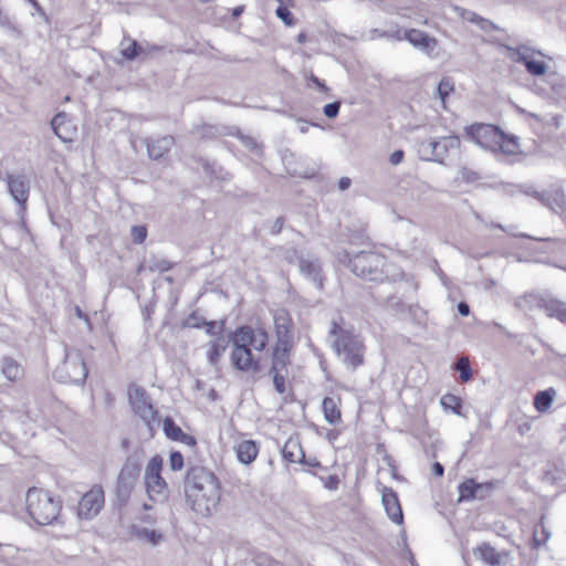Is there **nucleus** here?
<instances>
[{
	"label": "nucleus",
	"instance_id": "1",
	"mask_svg": "<svg viewBox=\"0 0 566 566\" xmlns=\"http://www.w3.org/2000/svg\"><path fill=\"white\" fill-rule=\"evenodd\" d=\"M185 499L201 516H211L221 500V484L214 473L203 467H191L185 476Z\"/></svg>",
	"mask_w": 566,
	"mask_h": 566
},
{
	"label": "nucleus",
	"instance_id": "2",
	"mask_svg": "<svg viewBox=\"0 0 566 566\" xmlns=\"http://www.w3.org/2000/svg\"><path fill=\"white\" fill-rule=\"evenodd\" d=\"M231 361L235 369L256 374L261 370L260 359L252 354V349L263 352L269 342V334L263 328L251 326L239 327L231 338Z\"/></svg>",
	"mask_w": 566,
	"mask_h": 566
},
{
	"label": "nucleus",
	"instance_id": "3",
	"mask_svg": "<svg viewBox=\"0 0 566 566\" xmlns=\"http://www.w3.org/2000/svg\"><path fill=\"white\" fill-rule=\"evenodd\" d=\"M337 260L346 264L350 271L367 281L381 282L388 276L385 255L374 251H360L353 258L345 250L337 252Z\"/></svg>",
	"mask_w": 566,
	"mask_h": 566
},
{
	"label": "nucleus",
	"instance_id": "4",
	"mask_svg": "<svg viewBox=\"0 0 566 566\" xmlns=\"http://www.w3.org/2000/svg\"><path fill=\"white\" fill-rule=\"evenodd\" d=\"M332 347L342 361L352 370L364 364L365 346L361 338L333 321L329 331Z\"/></svg>",
	"mask_w": 566,
	"mask_h": 566
},
{
	"label": "nucleus",
	"instance_id": "5",
	"mask_svg": "<svg viewBox=\"0 0 566 566\" xmlns=\"http://www.w3.org/2000/svg\"><path fill=\"white\" fill-rule=\"evenodd\" d=\"M29 515L39 525H49L57 520L61 502L51 493L36 488H30L25 495Z\"/></svg>",
	"mask_w": 566,
	"mask_h": 566
},
{
	"label": "nucleus",
	"instance_id": "6",
	"mask_svg": "<svg viewBox=\"0 0 566 566\" xmlns=\"http://www.w3.org/2000/svg\"><path fill=\"white\" fill-rule=\"evenodd\" d=\"M87 367L77 349H65V358L54 371L53 377L60 382L83 384L87 377Z\"/></svg>",
	"mask_w": 566,
	"mask_h": 566
},
{
	"label": "nucleus",
	"instance_id": "7",
	"mask_svg": "<svg viewBox=\"0 0 566 566\" xmlns=\"http://www.w3.org/2000/svg\"><path fill=\"white\" fill-rule=\"evenodd\" d=\"M460 139L458 136H443L439 139H427L419 144L422 158L444 165L451 156L458 155Z\"/></svg>",
	"mask_w": 566,
	"mask_h": 566
},
{
	"label": "nucleus",
	"instance_id": "8",
	"mask_svg": "<svg viewBox=\"0 0 566 566\" xmlns=\"http://www.w3.org/2000/svg\"><path fill=\"white\" fill-rule=\"evenodd\" d=\"M128 400L135 415H137L144 423L153 430L154 426L158 423V411L154 408L146 390L136 385L129 386Z\"/></svg>",
	"mask_w": 566,
	"mask_h": 566
},
{
	"label": "nucleus",
	"instance_id": "9",
	"mask_svg": "<svg viewBox=\"0 0 566 566\" xmlns=\"http://www.w3.org/2000/svg\"><path fill=\"white\" fill-rule=\"evenodd\" d=\"M164 460L160 455H154L145 469V484L148 496L153 500L155 496L166 499L168 495V484L161 476Z\"/></svg>",
	"mask_w": 566,
	"mask_h": 566
},
{
	"label": "nucleus",
	"instance_id": "10",
	"mask_svg": "<svg viewBox=\"0 0 566 566\" xmlns=\"http://www.w3.org/2000/svg\"><path fill=\"white\" fill-rule=\"evenodd\" d=\"M140 464L137 460L128 458L122 467L116 484V495L118 501L126 503L138 480Z\"/></svg>",
	"mask_w": 566,
	"mask_h": 566
},
{
	"label": "nucleus",
	"instance_id": "11",
	"mask_svg": "<svg viewBox=\"0 0 566 566\" xmlns=\"http://www.w3.org/2000/svg\"><path fill=\"white\" fill-rule=\"evenodd\" d=\"M465 132L475 144L493 153L502 140V130L491 124H473L467 127Z\"/></svg>",
	"mask_w": 566,
	"mask_h": 566
},
{
	"label": "nucleus",
	"instance_id": "12",
	"mask_svg": "<svg viewBox=\"0 0 566 566\" xmlns=\"http://www.w3.org/2000/svg\"><path fill=\"white\" fill-rule=\"evenodd\" d=\"M497 481H488L478 483L474 479H467L458 486L459 499L458 502H471L473 500H485L491 496L493 491L497 488Z\"/></svg>",
	"mask_w": 566,
	"mask_h": 566
},
{
	"label": "nucleus",
	"instance_id": "13",
	"mask_svg": "<svg viewBox=\"0 0 566 566\" xmlns=\"http://www.w3.org/2000/svg\"><path fill=\"white\" fill-rule=\"evenodd\" d=\"M275 344L294 347L293 321L286 310L280 308L274 312Z\"/></svg>",
	"mask_w": 566,
	"mask_h": 566
},
{
	"label": "nucleus",
	"instance_id": "14",
	"mask_svg": "<svg viewBox=\"0 0 566 566\" xmlns=\"http://www.w3.org/2000/svg\"><path fill=\"white\" fill-rule=\"evenodd\" d=\"M104 505V491L101 486H94L86 492L78 503V515L83 518L96 516Z\"/></svg>",
	"mask_w": 566,
	"mask_h": 566
},
{
	"label": "nucleus",
	"instance_id": "15",
	"mask_svg": "<svg viewBox=\"0 0 566 566\" xmlns=\"http://www.w3.org/2000/svg\"><path fill=\"white\" fill-rule=\"evenodd\" d=\"M8 190L21 210L25 209L29 198L30 182L24 175H8L6 178Z\"/></svg>",
	"mask_w": 566,
	"mask_h": 566
},
{
	"label": "nucleus",
	"instance_id": "16",
	"mask_svg": "<svg viewBox=\"0 0 566 566\" xmlns=\"http://www.w3.org/2000/svg\"><path fill=\"white\" fill-rule=\"evenodd\" d=\"M381 502L388 517L396 524H402V510L398 500V495L391 488L385 486L382 489Z\"/></svg>",
	"mask_w": 566,
	"mask_h": 566
},
{
	"label": "nucleus",
	"instance_id": "17",
	"mask_svg": "<svg viewBox=\"0 0 566 566\" xmlns=\"http://www.w3.org/2000/svg\"><path fill=\"white\" fill-rule=\"evenodd\" d=\"M51 127L54 134L63 142H72L75 135V127L65 112L57 113L51 120Z\"/></svg>",
	"mask_w": 566,
	"mask_h": 566
},
{
	"label": "nucleus",
	"instance_id": "18",
	"mask_svg": "<svg viewBox=\"0 0 566 566\" xmlns=\"http://www.w3.org/2000/svg\"><path fill=\"white\" fill-rule=\"evenodd\" d=\"M513 51V60L523 63L527 72L534 76H541L546 73L547 65L544 62L534 61L530 57L527 48L511 49Z\"/></svg>",
	"mask_w": 566,
	"mask_h": 566
},
{
	"label": "nucleus",
	"instance_id": "19",
	"mask_svg": "<svg viewBox=\"0 0 566 566\" xmlns=\"http://www.w3.org/2000/svg\"><path fill=\"white\" fill-rule=\"evenodd\" d=\"M147 154L150 159L158 160L164 157L175 143V138L170 135L159 137L156 139L146 138L144 140Z\"/></svg>",
	"mask_w": 566,
	"mask_h": 566
},
{
	"label": "nucleus",
	"instance_id": "20",
	"mask_svg": "<svg viewBox=\"0 0 566 566\" xmlns=\"http://www.w3.org/2000/svg\"><path fill=\"white\" fill-rule=\"evenodd\" d=\"M292 350V346L274 345L270 371L287 373V367L291 365Z\"/></svg>",
	"mask_w": 566,
	"mask_h": 566
},
{
	"label": "nucleus",
	"instance_id": "21",
	"mask_svg": "<svg viewBox=\"0 0 566 566\" xmlns=\"http://www.w3.org/2000/svg\"><path fill=\"white\" fill-rule=\"evenodd\" d=\"M405 38L411 45L426 53H430L437 46V40L420 30H407L405 31Z\"/></svg>",
	"mask_w": 566,
	"mask_h": 566
},
{
	"label": "nucleus",
	"instance_id": "22",
	"mask_svg": "<svg viewBox=\"0 0 566 566\" xmlns=\"http://www.w3.org/2000/svg\"><path fill=\"white\" fill-rule=\"evenodd\" d=\"M536 195V199L545 207L549 208L552 211L560 214L566 213V199L563 192L560 191H543V192H534Z\"/></svg>",
	"mask_w": 566,
	"mask_h": 566
},
{
	"label": "nucleus",
	"instance_id": "23",
	"mask_svg": "<svg viewBox=\"0 0 566 566\" xmlns=\"http://www.w3.org/2000/svg\"><path fill=\"white\" fill-rule=\"evenodd\" d=\"M473 554L482 559L485 564L491 566H500L503 563L504 554L497 552L493 546L488 543H483L478 546Z\"/></svg>",
	"mask_w": 566,
	"mask_h": 566
},
{
	"label": "nucleus",
	"instance_id": "24",
	"mask_svg": "<svg viewBox=\"0 0 566 566\" xmlns=\"http://www.w3.org/2000/svg\"><path fill=\"white\" fill-rule=\"evenodd\" d=\"M300 271L306 277L313 281L317 289H323V277L321 275V264L317 260L301 259Z\"/></svg>",
	"mask_w": 566,
	"mask_h": 566
},
{
	"label": "nucleus",
	"instance_id": "25",
	"mask_svg": "<svg viewBox=\"0 0 566 566\" xmlns=\"http://www.w3.org/2000/svg\"><path fill=\"white\" fill-rule=\"evenodd\" d=\"M229 342L230 340L226 336L219 335L218 337L208 343L207 356L210 365L217 366L221 356L227 350Z\"/></svg>",
	"mask_w": 566,
	"mask_h": 566
},
{
	"label": "nucleus",
	"instance_id": "26",
	"mask_svg": "<svg viewBox=\"0 0 566 566\" xmlns=\"http://www.w3.org/2000/svg\"><path fill=\"white\" fill-rule=\"evenodd\" d=\"M235 452L241 463L250 464L259 453V446L253 440H244L235 447Z\"/></svg>",
	"mask_w": 566,
	"mask_h": 566
},
{
	"label": "nucleus",
	"instance_id": "27",
	"mask_svg": "<svg viewBox=\"0 0 566 566\" xmlns=\"http://www.w3.org/2000/svg\"><path fill=\"white\" fill-rule=\"evenodd\" d=\"M304 454L298 439L290 438L282 449L284 460L291 463H302L304 461Z\"/></svg>",
	"mask_w": 566,
	"mask_h": 566
},
{
	"label": "nucleus",
	"instance_id": "28",
	"mask_svg": "<svg viewBox=\"0 0 566 566\" xmlns=\"http://www.w3.org/2000/svg\"><path fill=\"white\" fill-rule=\"evenodd\" d=\"M542 310L549 317H555L564 323L566 317V303L545 295Z\"/></svg>",
	"mask_w": 566,
	"mask_h": 566
},
{
	"label": "nucleus",
	"instance_id": "29",
	"mask_svg": "<svg viewBox=\"0 0 566 566\" xmlns=\"http://www.w3.org/2000/svg\"><path fill=\"white\" fill-rule=\"evenodd\" d=\"M545 295L539 293H525L515 300V306L521 311H533L535 308L542 310Z\"/></svg>",
	"mask_w": 566,
	"mask_h": 566
},
{
	"label": "nucleus",
	"instance_id": "30",
	"mask_svg": "<svg viewBox=\"0 0 566 566\" xmlns=\"http://www.w3.org/2000/svg\"><path fill=\"white\" fill-rule=\"evenodd\" d=\"M324 418L329 424H337L342 421V412L338 402L332 397H325L322 402Z\"/></svg>",
	"mask_w": 566,
	"mask_h": 566
},
{
	"label": "nucleus",
	"instance_id": "31",
	"mask_svg": "<svg viewBox=\"0 0 566 566\" xmlns=\"http://www.w3.org/2000/svg\"><path fill=\"white\" fill-rule=\"evenodd\" d=\"M120 54L126 60L133 61L143 56V48L140 46V43L133 40L132 38L124 36L120 42Z\"/></svg>",
	"mask_w": 566,
	"mask_h": 566
},
{
	"label": "nucleus",
	"instance_id": "32",
	"mask_svg": "<svg viewBox=\"0 0 566 566\" xmlns=\"http://www.w3.org/2000/svg\"><path fill=\"white\" fill-rule=\"evenodd\" d=\"M1 371L3 376L10 381H17L23 375V368L21 365L10 357H4L2 359Z\"/></svg>",
	"mask_w": 566,
	"mask_h": 566
},
{
	"label": "nucleus",
	"instance_id": "33",
	"mask_svg": "<svg viewBox=\"0 0 566 566\" xmlns=\"http://www.w3.org/2000/svg\"><path fill=\"white\" fill-rule=\"evenodd\" d=\"M132 533L136 538L154 546L158 545L164 538V535L160 532L146 527H133Z\"/></svg>",
	"mask_w": 566,
	"mask_h": 566
},
{
	"label": "nucleus",
	"instance_id": "34",
	"mask_svg": "<svg viewBox=\"0 0 566 566\" xmlns=\"http://www.w3.org/2000/svg\"><path fill=\"white\" fill-rule=\"evenodd\" d=\"M172 268V263L166 259L151 256L142 264L138 271L148 270L149 272H167Z\"/></svg>",
	"mask_w": 566,
	"mask_h": 566
},
{
	"label": "nucleus",
	"instance_id": "35",
	"mask_svg": "<svg viewBox=\"0 0 566 566\" xmlns=\"http://www.w3.org/2000/svg\"><path fill=\"white\" fill-rule=\"evenodd\" d=\"M163 430L166 437L172 441H177L181 438L184 431L182 429L175 423V421L170 417H166L163 421Z\"/></svg>",
	"mask_w": 566,
	"mask_h": 566
},
{
	"label": "nucleus",
	"instance_id": "36",
	"mask_svg": "<svg viewBox=\"0 0 566 566\" xmlns=\"http://www.w3.org/2000/svg\"><path fill=\"white\" fill-rule=\"evenodd\" d=\"M499 144L500 145L496 147V151L500 150L506 155H514L518 150V144H517L516 138L513 136L509 137L503 132H502V140Z\"/></svg>",
	"mask_w": 566,
	"mask_h": 566
},
{
	"label": "nucleus",
	"instance_id": "37",
	"mask_svg": "<svg viewBox=\"0 0 566 566\" xmlns=\"http://www.w3.org/2000/svg\"><path fill=\"white\" fill-rule=\"evenodd\" d=\"M440 403L444 410H451L455 415L461 413L462 401L454 395L447 394L442 396Z\"/></svg>",
	"mask_w": 566,
	"mask_h": 566
},
{
	"label": "nucleus",
	"instance_id": "38",
	"mask_svg": "<svg viewBox=\"0 0 566 566\" xmlns=\"http://www.w3.org/2000/svg\"><path fill=\"white\" fill-rule=\"evenodd\" d=\"M553 402V395L549 390L538 391L534 398V406L537 411H546Z\"/></svg>",
	"mask_w": 566,
	"mask_h": 566
},
{
	"label": "nucleus",
	"instance_id": "39",
	"mask_svg": "<svg viewBox=\"0 0 566 566\" xmlns=\"http://www.w3.org/2000/svg\"><path fill=\"white\" fill-rule=\"evenodd\" d=\"M438 95L442 104L446 103L447 97L454 92V83L450 77H443L438 84Z\"/></svg>",
	"mask_w": 566,
	"mask_h": 566
},
{
	"label": "nucleus",
	"instance_id": "40",
	"mask_svg": "<svg viewBox=\"0 0 566 566\" xmlns=\"http://www.w3.org/2000/svg\"><path fill=\"white\" fill-rule=\"evenodd\" d=\"M455 369L460 373V379L464 382L472 378V369L467 357H460L455 363Z\"/></svg>",
	"mask_w": 566,
	"mask_h": 566
},
{
	"label": "nucleus",
	"instance_id": "41",
	"mask_svg": "<svg viewBox=\"0 0 566 566\" xmlns=\"http://www.w3.org/2000/svg\"><path fill=\"white\" fill-rule=\"evenodd\" d=\"M193 134H196L200 138H213V137L218 136L220 133H219L218 127H216L213 125H201V126H197L193 129Z\"/></svg>",
	"mask_w": 566,
	"mask_h": 566
},
{
	"label": "nucleus",
	"instance_id": "42",
	"mask_svg": "<svg viewBox=\"0 0 566 566\" xmlns=\"http://www.w3.org/2000/svg\"><path fill=\"white\" fill-rule=\"evenodd\" d=\"M273 375V384L274 388L279 394H284L286 391L285 378L287 373L280 371H270Z\"/></svg>",
	"mask_w": 566,
	"mask_h": 566
},
{
	"label": "nucleus",
	"instance_id": "43",
	"mask_svg": "<svg viewBox=\"0 0 566 566\" xmlns=\"http://www.w3.org/2000/svg\"><path fill=\"white\" fill-rule=\"evenodd\" d=\"M203 326H206V333L208 335H210V336L217 335V337H218L223 332L224 321H219V322H217V321L207 322L206 321V324Z\"/></svg>",
	"mask_w": 566,
	"mask_h": 566
},
{
	"label": "nucleus",
	"instance_id": "44",
	"mask_svg": "<svg viewBox=\"0 0 566 566\" xmlns=\"http://www.w3.org/2000/svg\"><path fill=\"white\" fill-rule=\"evenodd\" d=\"M275 14L289 27L293 25L295 22L292 12L283 4H280L277 7V9L275 10Z\"/></svg>",
	"mask_w": 566,
	"mask_h": 566
},
{
	"label": "nucleus",
	"instance_id": "45",
	"mask_svg": "<svg viewBox=\"0 0 566 566\" xmlns=\"http://www.w3.org/2000/svg\"><path fill=\"white\" fill-rule=\"evenodd\" d=\"M185 465L184 455L179 451H172L169 457V467L172 471H180Z\"/></svg>",
	"mask_w": 566,
	"mask_h": 566
},
{
	"label": "nucleus",
	"instance_id": "46",
	"mask_svg": "<svg viewBox=\"0 0 566 566\" xmlns=\"http://www.w3.org/2000/svg\"><path fill=\"white\" fill-rule=\"evenodd\" d=\"M453 10L462 19H464V20H467L469 22L475 23V24L478 23V20L480 18V15L476 14L475 12L470 11L468 9H464V8H461V7H458V6H453Z\"/></svg>",
	"mask_w": 566,
	"mask_h": 566
},
{
	"label": "nucleus",
	"instance_id": "47",
	"mask_svg": "<svg viewBox=\"0 0 566 566\" xmlns=\"http://www.w3.org/2000/svg\"><path fill=\"white\" fill-rule=\"evenodd\" d=\"M130 233L135 243H143L147 238V229L144 226L132 227Z\"/></svg>",
	"mask_w": 566,
	"mask_h": 566
},
{
	"label": "nucleus",
	"instance_id": "48",
	"mask_svg": "<svg viewBox=\"0 0 566 566\" xmlns=\"http://www.w3.org/2000/svg\"><path fill=\"white\" fill-rule=\"evenodd\" d=\"M205 324H206V319L202 318L201 316H199L197 313H191L185 322V326L191 327V328H200Z\"/></svg>",
	"mask_w": 566,
	"mask_h": 566
},
{
	"label": "nucleus",
	"instance_id": "49",
	"mask_svg": "<svg viewBox=\"0 0 566 566\" xmlns=\"http://www.w3.org/2000/svg\"><path fill=\"white\" fill-rule=\"evenodd\" d=\"M321 481L323 482L324 486L329 491H336L339 488V479L337 475L332 474L328 476H321Z\"/></svg>",
	"mask_w": 566,
	"mask_h": 566
},
{
	"label": "nucleus",
	"instance_id": "50",
	"mask_svg": "<svg viewBox=\"0 0 566 566\" xmlns=\"http://www.w3.org/2000/svg\"><path fill=\"white\" fill-rule=\"evenodd\" d=\"M340 108L339 102L328 103L324 106V114L328 118H334L338 115Z\"/></svg>",
	"mask_w": 566,
	"mask_h": 566
},
{
	"label": "nucleus",
	"instance_id": "51",
	"mask_svg": "<svg viewBox=\"0 0 566 566\" xmlns=\"http://www.w3.org/2000/svg\"><path fill=\"white\" fill-rule=\"evenodd\" d=\"M237 136L248 149L256 150L259 148V145L253 137L243 135L240 132H238Z\"/></svg>",
	"mask_w": 566,
	"mask_h": 566
},
{
	"label": "nucleus",
	"instance_id": "52",
	"mask_svg": "<svg viewBox=\"0 0 566 566\" xmlns=\"http://www.w3.org/2000/svg\"><path fill=\"white\" fill-rule=\"evenodd\" d=\"M476 25L485 32L489 31H497L499 27L494 24L491 20L484 19L482 17L479 18Z\"/></svg>",
	"mask_w": 566,
	"mask_h": 566
},
{
	"label": "nucleus",
	"instance_id": "53",
	"mask_svg": "<svg viewBox=\"0 0 566 566\" xmlns=\"http://www.w3.org/2000/svg\"><path fill=\"white\" fill-rule=\"evenodd\" d=\"M140 46L143 48V56H148L153 53L161 51V46L156 44H149V43H140Z\"/></svg>",
	"mask_w": 566,
	"mask_h": 566
},
{
	"label": "nucleus",
	"instance_id": "54",
	"mask_svg": "<svg viewBox=\"0 0 566 566\" xmlns=\"http://www.w3.org/2000/svg\"><path fill=\"white\" fill-rule=\"evenodd\" d=\"M378 38H389V32L388 31H382V30H379V29H371L368 32V39L369 40H376Z\"/></svg>",
	"mask_w": 566,
	"mask_h": 566
},
{
	"label": "nucleus",
	"instance_id": "55",
	"mask_svg": "<svg viewBox=\"0 0 566 566\" xmlns=\"http://www.w3.org/2000/svg\"><path fill=\"white\" fill-rule=\"evenodd\" d=\"M403 156H405V154H403L402 150H400V149L399 150H395L390 155L389 161H390L391 165L397 166V165H399L402 161Z\"/></svg>",
	"mask_w": 566,
	"mask_h": 566
},
{
	"label": "nucleus",
	"instance_id": "56",
	"mask_svg": "<svg viewBox=\"0 0 566 566\" xmlns=\"http://www.w3.org/2000/svg\"><path fill=\"white\" fill-rule=\"evenodd\" d=\"M178 442H181L189 447H195L197 444V440L193 436L182 433L181 438L177 440Z\"/></svg>",
	"mask_w": 566,
	"mask_h": 566
},
{
	"label": "nucleus",
	"instance_id": "57",
	"mask_svg": "<svg viewBox=\"0 0 566 566\" xmlns=\"http://www.w3.org/2000/svg\"><path fill=\"white\" fill-rule=\"evenodd\" d=\"M282 229H283V219L282 218H277L273 222L270 231H271L272 234H279L282 231Z\"/></svg>",
	"mask_w": 566,
	"mask_h": 566
},
{
	"label": "nucleus",
	"instance_id": "58",
	"mask_svg": "<svg viewBox=\"0 0 566 566\" xmlns=\"http://www.w3.org/2000/svg\"><path fill=\"white\" fill-rule=\"evenodd\" d=\"M516 112L520 114V115H523L525 117H530V118H534L536 120H542V118L535 114V113H531V112H527L526 109L520 107V106H516Z\"/></svg>",
	"mask_w": 566,
	"mask_h": 566
},
{
	"label": "nucleus",
	"instance_id": "59",
	"mask_svg": "<svg viewBox=\"0 0 566 566\" xmlns=\"http://www.w3.org/2000/svg\"><path fill=\"white\" fill-rule=\"evenodd\" d=\"M311 82L316 85L319 90L326 92L328 91V87L325 85V83L323 81H321L318 77H316L315 75H311L310 77Z\"/></svg>",
	"mask_w": 566,
	"mask_h": 566
},
{
	"label": "nucleus",
	"instance_id": "60",
	"mask_svg": "<svg viewBox=\"0 0 566 566\" xmlns=\"http://www.w3.org/2000/svg\"><path fill=\"white\" fill-rule=\"evenodd\" d=\"M388 39L395 40V41L406 40L405 32L400 29L396 30L395 32H389Z\"/></svg>",
	"mask_w": 566,
	"mask_h": 566
},
{
	"label": "nucleus",
	"instance_id": "61",
	"mask_svg": "<svg viewBox=\"0 0 566 566\" xmlns=\"http://www.w3.org/2000/svg\"><path fill=\"white\" fill-rule=\"evenodd\" d=\"M458 312L461 316H468L470 314V306L465 302L458 304Z\"/></svg>",
	"mask_w": 566,
	"mask_h": 566
},
{
	"label": "nucleus",
	"instance_id": "62",
	"mask_svg": "<svg viewBox=\"0 0 566 566\" xmlns=\"http://www.w3.org/2000/svg\"><path fill=\"white\" fill-rule=\"evenodd\" d=\"M352 180L348 177H342L338 181V188L340 190H346L350 187Z\"/></svg>",
	"mask_w": 566,
	"mask_h": 566
},
{
	"label": "nucleus",
	"instance_id": "63",
	"mask_svg": "<svg viewBox=\"0 0 566 566\" xmlns=\"http://www.w3.org/2000/svg\"><path fill=\"white\" fill-rule=\"evenodd\" d=\"M32 7L36 10V12L43 17L44 19H48V15L46 13L44 12V10L42 9V7L40 6V3L36 1V0H28Z\"/></svg>",
	"mask_w": 566,
	"mask_h": 566
},
{
	"label": "nucleus",
	"instance_id": "64",
	"mask_svg": "<svg viewBox=\"0 0 566 566\" xmlns=\"http://www.w3.org/2000/svg\"><path fill=\"white\" fill-rule=\"evenodd\" d=\"M432 473L437 476H442L444 473V468L441 463L434 462L432 465Z\"/></svg>",
	"mask_w": 566,
	"mask_h": 566
}]
</instances>
